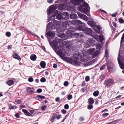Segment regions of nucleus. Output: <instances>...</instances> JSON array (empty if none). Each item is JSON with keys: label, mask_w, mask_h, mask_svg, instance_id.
I'll list each match as a JSON object with an SVG mask.
<instances>
[{"label": "nucleus", "mask_w": 124, "mask_h": 124, "mask_svg": "<svg viewBox=\"0 0 124 124\" xmlns=\"http://www.w3.org/2000/svg\"><path fill=\"white\" fill-rule=\"evenodd\" d=\"M48 41L50 45L53 47L56 53L57 51L56 50L60 49V50H63V46L66 45L69 43V42L67 41H64L61 43V40L57 38H56L53 41L52 43L49 40H48Z\"/></svg>", "instance_id": "1"}, {"label": "nucleus", "mask_w": 124, "mask_h": 124, "mask_svg": "<svg viewBox=\"0 0 124 124\" xmlns=\"http://www.w3.org/2000/svg\"><path fill=\"white\" fill-rule=\"evenodd\" d=\"M56 53L64 61L66 62H70L72 64L77 66L80 65L81 62H77V61L73 60L69 57H64V54L61 50H58L57 51Z\"/></svg>", "instance_id": "2"}, {"label": "nucleus", "mask_w": 124, "mask_h": 124, "mask_svg": "<svg viewBox=\"0 0 124 124\" xmlns=\"http://www.w3.org/2000/svg\"><path fill=\"white\" fill-rule=\"evenodd\" d=\"M89 7L88 3L86 2H84L79 7L78 9L80 12L84 13L87 16H89Z\"/></svg>", "instance_id": "3"}, {"label": "nucleus", "mask_w": 124, "mask_h": 124, "mask_svg": "<svg viewBox=\"0 0 124 124\" xmlns=\"http://www.w3.org/2000/svg\"><path fill=\"white\" fill-rule=\"evenodd\" d=\"M70 5V4L68 3V4L66 5L60 4L59 5V7L60 9H65L67 8L68 10H72V9L74 8V7H71Z\"/></svg>", "instance_id": "4"}, {"label": "nucleus", "mask_w": 124, "mask_h": 124, "mask_svg": "<svg viewBox=\"0 0 124 124\" xmlns=\"http://www.w3.org/2000/svg\"><path fill=\"white\" fill-rule=\"evenodd\" d=\"M82 54L84 57H82L81 59V61L82 62H86L88 60H90L92 59V57L88 55H86V52L84 51L82 52Z\"/></svg>", "instance_id": "5"}, {"label": "nucleus", "mask_w": 124, "mask_h": 124, "mask_svg": "<svg viewBox=\"0 0 124 124\" xmlns=\"http://www.w3.org/2000/svg\"><path fill=\"white\" fill-rule=\"evenodd\" d=\"M57 6L56 5H52L49 7V9L47 10V13L48 15H50V14L54 12V14L55 13V9L57 8Z\"/></svg>", "instance_id": "6"}, {"label": "nucleus", "mask_w": 124, "mask_h": 124, "mask_svg": "<svg viewBox=\"0 0 124 124\" xmlns=\"http://www.w3.org/2000/svg\"><path fill=\"white\" fill-rule=\"evenodd\" d=\"M95 44V41L93 39H89L88 40L85 44V46L86 47H89V46H91Z\"/></svg>", "instance_id": "7"}, {"label": "nucleus", "mask_w": 124, "mask_h": 124, "mask_svg": "<svg viewBox=\"0 0 124 124\" xmlns=\"http://www.w3.org/2000/svg\"><path fill=\"white\" fill-rule=\"evenodd\" d=\"M71 28H69L68 31H69V32L68 33L67 35L69 37H73L75 36L77 37L79 36V34L78 33H74L73 32V31H71Z\"/></svg>", "instance_id": "8"}, {"label": "nucleus", "mask_w": 124, "mask_h": 124, "mask_svg": "<svg viewBox=\"0 0 124 124\" xmlns=\"http://www.w3.org/2000/svg\"><path fill=\"white\" fill-rule=\"evenodd\" d=\"M53 24L51 26V28L53 29L55 28H58L59 26L60 23L58 21H55L53 22Z\"/></svg>", "instance_id": "9"}, {"label": "nucleus", "mask_w": 124, "mask_h": 124, "mask_svg": "<svg viewBox=\"0 0 124 124\" xmlns=\"http://www.w3.org/2000/svg\"><path fill=\"white\" fill-rule=\"evenodd\" d=\"M83 0H71V3L74 6L79 5L81 2H83Z\"/></svg>", "instance_id": "10"}, {"label": "nucleus", "mask_w": 124, "mask_h": 124, "mask_svg": "<svg viewBox=\"0 0 124 124\" xmlns=\"http://www.w3.org/2000/svg\"><path fill=\"white\" fill-rule=\"evenodd\" d=\"M74 58H75V60L76 61H77V62H79V60L81 57V55L79 53H75L73 55Z\"/></svg>", "instance_id": "11"}, {"label": "nucleus", "mask_w": 124, "mask_h": 124, "mask_svg": "<svg viewBox=\"0 0 124 124\" xmlns=\"http://www.w3.org/2000/svg\"><path fill=\"white\" fill-rule=\"evenodd\" d=\"M78 15L79 17L82 19L84 20L87 21L88 20V17L85 15L79 12L78 13Z\"/></svg>", "instance_id": "12"}, {"label": "nucleus", "mask_w": 124, "mask_h": 124, "mask_svg": "<svg viewBox=\"0 0 124 124\" xmlns=\"http://www.w3.org/2000/svg\"><path fill=\"white\" fill-rule=\"evenodd\" d=\"M63 19L67 20L69 18V14L66 12H61Z\"/></svg>", "instance_id": "13"}, {"label": "nucleus", "mask_w": 124, "mask_h": 124, "mask_svg": "<svg viewBox=\"0 0 124 124\" xmlns=\"http://www.w3.org/2000/svg\"><path fill=\"white\" fill-rule=\"evenodd\" d=\"M95 48H91L89 49L87 51H85L86 52V55H87V54H89L90 55H91L95 51Z\"/></svg>", "instance_id": "14"}, {"label": "nucleus", "mask_w": 124, "mask_h": 124, "mask_svg": "<svg viewBox=\"0 0 124 124\" xmlns=\"http://www.w3.org/2000/svg\"><path fill=\"white\" fill-rule=\"evenodd\" d=\"M71 23L73 24L77 25L83 23L81 21L78 20L72 21H71Z\"/></svg>", "instance_id": "15"}, {"label": "nucleus", "mask_w": 124, "mask_h": 124, "mask_svg": "<svg viewBox=\"0 0 124 124\" xmlns=\"http://www.w3.org/2000/svg\"><path fill=\"white\" fill-rule=\"evenodd\" d=\"M58 11L57 10H56L55 11V13L53 15H52L48 19V22L50 21L52 19V20H54L55 19V18L54 17L56 16V15L58 13Z\"/></svg>", "instance_id": "16"}, {"label": "nucleus", "mask_w": 124, "mask_h": 124, "mask_svg": "<svg viewBox=\"0 0 124 124\" xmlns=\"http://www.w3.org/2000/svg\"><path fill=\"white\" fill-rule=\"evenodd\" d=\"M55 33L54 31H49L48 32L46 35L52 38H53L55 36Z\"/></svg>", "instance_id": "17"}, {"label": "nucleus", "mask_w": 124, "mask_h": 124, "mask_svg": "<svg viewBox=\"0 0 124 124\" xmlns=\"http://www.w3.org/2000/svg\"><path fill=\"white\" fill-rule=\"evenodd\" d=\"M114 84L113 81L111 79H109L107 81L106 83L107 86L109 87Z\"/></svg>", "instance_id": "18"}, {"label": "nucleus", "mask_w": 124, "mask_h": 124, "mask_svg": "<svg viewBox=\"0 0 124 124\" xmlns=\"http://www.w3.org/2000/svg\"><path fill=\"white\" fill-rule=\"evenodd\" d=\"M101 29V27L100 26H96V28L94 29L95 31L98 33H100V30Z\"/></svg>", "instance_id": "19"}, {"label": "nucleus", "mask_w": 124, "mask_h": 124, "mask_svg": "<svg viewBox=\"0 0 124 124\" xmlns=\"http://www.w3.org/2000/svg\"><path fill=\"white\" fill-rule=\"evenodd\" d=\"M22 110L26 115L28 116H32L31 114L28 112L27 110L25 109H23Z\"/></svg>", "instance_id": "20"}, {"label": "nucleus", "mask_w": 124, "mask_h": 124, "mask_svg": "<svg viewBox=\"0 0 124 124\" xmlns=\"http://www.w3.org/2000/svg\"><path fill=\"white\" fill-rule=\"evenodd\" d=\"M99 51L98 50H96L95 51L93 54L92 57H91L92 59L95 57L97 56L99 54Z\"/></svg>", "instance_id": "21"}, {"label": "nucleus", "mask_w": 124, "mask_h": 124, "mask_svg": "<svg viewBox=\"0 0 124 124\" xmlns=\"http://www.w3.org/2000/svg\"><path fill=\"white\" fill-rule=\"evenodd\" d=\"M40 65L41 68H44L46 67V63L44 61H42L40 62Z\"/></svg>", "instance_id": "22"}, {"label": "nucleus", "mask_w": 124, "mask_h": 124, "mask_svg": "<svg viewBox=\"0 0 124 124\" xmlns=\"http://www.w3.org/2000/svg\"><path fill=\"white\" fill-rule=\"evenodd\" d=\"M56 18L58 20L61 19L63 18L61 13L58 14L57 16H56Z\"/></svg>", "instance_id": "23"}, {"label": "nucleus", "mask_w": 124, "mask_h": 124, "mask_svg": "<svg viewBox=\"0 0 124 124\" xmlns=\"http://www.w3.org/2000/svg\"><path fill=\"white\" fill-rule=\"evenodd\" d=\"M77 16L76 14L74 13H71L70 15V18L71 19H73L76 18Z\"/></svg>", "instance_id": "24"}, {"label": "nucleus", "mask_w": 124, "mask_h": 124, "mask_svg": "<svg viewBox=\"0 0 124 124\" xmlns=\"http://www.w3.org/2000/svg\"><path fill=\"white\" fill-rule=\"evenodd\" d=\"M13 57L18 60L20 59V56L18 55V54L16 53H15L13 55Z\"/></svg>", "instance_id": "25"}, {"label": "nucleus", "mask_w": 124, "mask_h": 124, "mask_svg": "<svg viewBox=\"0 0 124 124\" xmlns=\"http://www.w3.org/2000/svg\"><path fill=\"white\" fill-rule=\"evenodd\" d=\"M36 58V56L35 54L31 55L30 56V59L32 61L35 60Z\"/></svg>", "instance_id": "26"}, {"label": "nucleus", "mask_w": 124, "mask_h": 124, "mask_svg": "<svg viewBox=\"0 0 124 124\" xmlns=\"http://www.w3.org/2000/svg\"><path fill=\"white\" fill-rule=\"evenodd\" d=\"M6 83L8 85L10 86L13 84L14 82L12 80H9L6 82Z\"/></svg>", "instance_id": "27"}, {"label": "nucleus", "mask_w": 124, "mask_h": 124, "mask_svg": "<svg viewBox=\"0 0 124 124\" xmlns=\"http://www.w3.org/2000/svg\"><path fill=\"white\" fill-rule=\"evenodd\" d=\"M33 89L30 87H28L27 89V91L28 93H31L33 92L32 90Z\"/></svg>", "instance_id": "28"}, {"label": "nucleus", "mask_w": 124, "mask_h": 124, "mask_svg": "<svg viewBox=\"0 0 124 124\" xmlns=\"http://www.w3.org/2000/svg\"><path fill=\"white\" fill-rule=\"evenodd\" d=\"M86 33L87 34H91L92 33V30L90 28H87L86 29Z\"/></svg>", "instance_id": "29"}, {"label": "nucleus", "mask_w": 124, "mask_h": 124, "mask_svg": "<svg viewBox=\"0 0 124 124\" xmlns=\"http://www.w3.org/2000/svg\"><path fill=\"white\" fill-rule=\"evenodd\" d=\"M87 23L88 25L91 26H93L95 25L94 22L92 21L87 22Z\"/></svg>", "instance_id": "30"}, {"label": "nucleus", "mask_w": 124, "mask_h": 124, "mask_svg": "<svg viewBox=\"0 0 124 124\" xmlns=\"http://www.w3.org/2000/svg\"><path fill=\"white\" fill-rule=\"evenodd\" d=\"M88 102L90 104H93L94 102L92 98H90L88 100Z\"/></svg>", "instance_id": "31"}, {"label": "nucleus", "mask_w": 124, "mask_h": 124, "mask_svg": "<svg viewBox=\"0 0 124 124\" xmlns=\"http://www.w3.org/2000/svg\"><path fill=\"white\" fill-rule=\"evenodd\" d=\"M99 40L101 42L104 39L103 36L102 35H100L99 36Z\"/></svg>", "instance_id": "32"}, {"label": "nucleus", "mask_w": 124, "mask_h": 124, "mask_svg": "<svg viewBox=\"0 0 124 124\" xmlns=\"http://www.w3.org/2000/svg\"><path fill=\"white\" fill-rule=\"evenodd\" d=\"M99 92L98 91H96L94 92L93 93V95L95 96H97L99 94Z\"/></svg>", "instance_id": "33"}, {"label": "nucleus", "mask_w": 124, "mask_h": 124, "mask_svg": "<svg viewBox=\"0 0 124 124\" xmlns=\"http://www.w3.org/2000/svg\"><path fill=\"white\" fill-rule=\"evenodd\" d=\"M96 47L97 49H100L101 48V45L99 43L96 44Z\"/></svg>", "instance_id": "34"}, {"label": "nucleus", "mask_w": 124, "mask_h": 124, "mask_svg": "<svg viewBox=\"0 0 124 124\" xmlns=\"http://www.w3.org/2000/svg\"><path fill=\"white\" fill-rule=\"evenodd\" d=\"M10 106H9V108L10 109H16L17 108V107L15 106H12L11 104L10 105Z\"/></svg>", "instance_id": "35"}, {"label": "nucleus", "mask_w": 124, "mask_h": 124, "mask_svg": "<svg viewBox=\"0 0 124 124\" xmlns=\"http://www.w3.org/2000/svg\"><path fill=\"white\" fill-rule=\"evenodd\" d=\"M51 25V23H48L47 25V30H50Z\"/></svg>", "instance_id": "36"}, {"label": "nucleus", "mask_w": 124, "mask_h": 124, "mask_svg": "<svg viewBox=\"0 0 124 124\" xmlns=\"http://www.w3.org/2000/svg\"><path fill=\"white\" fill-rule=\"evenodd\" d=\"M120 121L119 120H115L113 122H111L112 124H115L117 123L118 122Z\"/></svg>", "instance_id": "37"}, {"label": "nucleus", "mask_w": 124, "mask_h": 124, "mask_svg": "<svg viewBox=\"0 0 124 124\" xmlns=\"http://www.w3.org/2000/svg\"><path fill=\"white\" fill-rule=\"evenodd\" d=\"M67 97L68 100H70L72 98V95L71 94H69L68 95Z\"/></svg>", "instance_id": "38"}, {"label": "nucleus", "mask_w": 124, "mask_h": 124, "mask_svg": "<svg viewBox=\"0 0 124 124\" xmlns=\"http://www.w3.org/2000/svg\"><path fill=\"white\" fill-rule=\"evenodd\" d=\"M92 104H90L88 105L87 106L88 109H91L93 108V106L92 105Z\"/></svg>", "instance_id": "39"}, {"label": "nucleus", "mask_w": 124, "mask_h": 124, "mask_svg": "<svg viewBox=\"0 0 124 124\" xmlns=\"http://www.w3.org/2000/svg\"><path fill=\"white\" fill-rule=\"evenodd\" d=\"M46 81L45 78L44 77L40 79V81L42 82H45Z\"/></svg>", "instance_id": "40"}, {"label": "nucleus", "mask_w": 124, "mask_h": 124, "mask_svg": "<svg viewBox=\"0 0 124 124\" xmlns=\"http://www.w3.org/2000/svg\"><path fill=\"white\" fill-rule=\"evenodd\" d=\"M37 96L38 97L40 98L41 99H45V97L44 96H42V95H37Z\"/></svg>", "instance_id": "41"}, {"label": "nucleus", "mask_w": 124, "mask_h": 124, "mask_svg": "<svg viewBox=\"0 0 124 124\" xmlns=\"http://www.w3.org/2000/svg\"><path fill=\"white\" fill-rule=\"evenodd\" d=\"M6 35L7 37H10L11 35V34L10 32L8 31L6 33Z\"/></svg>", "instance_id": "42"}, {"label": "nucleus", "mask_w": 124, "mask_h": 124, "mask_svg": "<svg viewBox=\"0 0 124 124\" xmlns=\"http://www.w3.org/2000/svg\"><path fill=\"white\" fill-rule=\"evenodd\" d=\"M15 101L17 103L19 104L21 103L22 101L21 100H16Z\"/></svg>", "instance_id": "43"}, {"label": "nucleus", "mask_w": 124, "mask_h": 124, "mask_svg": "<svg viewBox=\"0 0 124 124\" xmlns=\"http://www.w3.org/2000/svg\"><path fill=\"white\" fill-rule=\"evenodd\" d=\"M46 107L47 106L46 105H45L44 106H42L41 107V108L42 110H44L46 108Z\"/></svg>", "instance_id": "44"}, {"label": "nucleus", "mask_w": 124, "mask_h": 124, "mask_svg": "<svg viewBox=\"0 0 124 124\" xmlns=\"http://www.w3.org/2000/svg\"><path fill=\"white\" fill-rule=\"evenodd\" d=\"M89 79L90 78L89 76H87L85 78V80L87 82L89 80Z\"/></svg>", "instance_id": "45"}, {"label": "nucleus", "mask_w": 124, "mask_h": 124, "mask_svg": "<svg viewBox=\"0 0 124 124\" xmlns=\"http://www.w3.org/2000/svg\"><path fill=\"white\" fill-rule=\"evenodd\" d=\"M93 38L95 39H96L97 41H98V35H95L93 37Z\"/></svg>", "instance_id": "46"}, {"label": "nucleus", "mask_w": 124, "mask_h": 124, "mask_svg": "<svg viewBox=\"0 0 124 124\" xmlns=\"http://www.w3.org/2000/svg\"><path fill=\"white\" fill-rule=\"evenodd\" d=\"M61 115L59 114L56 116V118L57 119H58L61 117Z\"/></svg>", "instance_id": "47"}, {"label": "nucleus", "mask_w": 124, "mask_h": 124, "mask_svg": "<svg viewBox=\"0 0 124 124\" xmlns=\"http://www.w3.org/2000/svg\"><path fill=\"white\" fill-rule=\"evenodd\" d=\"M119 22L121 23H123L124 22V20L122 18H120L119 19Z\"/></svg>", "instance_id": "48"}, {"label": "nucleus", "mask_w": 124, "mask_h": 124, "mask_svg": "<svg viewBox=\"0 0 124 124\" xmlns=\"http://www.w3.org/2000/svg\"><path fill=\"white\" fill-rule=\"evenodd\" d=\"M28 81L30 82H31L33 81V79L32 78H30L28 79Z\"/></svg>", "instance_id": "49"}, {"label": "nucleus", "mask_w": 124, "mask_h": 124, "mask_svg": "<svg viewBox=\"0 0 124 124\" xmlns=\"http://www.w3.org/2000/svg\"><path fill=\"white\" fill-rule=\"evenodd\" d=\"M69 83L68 81H66L64 82V85L65 86H67L68 85Z\"/></svg>", "instance_id": "50"}, {"label": "nucleus", "mask_w": 124, "mask_h": 124, "mask_svg": "<svg viewBox=\"0 0 124 124\" xmlns=\"http://www.w3.org/2000/svg\"><path fill=\"white\" fill-rule=\"evenodd\" d=\"M42 91V89H39L37 90V92L38 93H40Z\"/></svg>", "instance_id": "51"}, {"label": "nucleus", "mask_w": 124, "mask_h": 124, "mask_svg": "<svg viewBox=\"0 0 124 124\" xmlns=\"http://www.w3.org/2000/svg\"><path fill=\"white\" fill-rule=\"evenodd\" d=\"M69 106L68 104H66L64 106V108L66 109H68L69 108Z\"/></svg>", "instance_id": "52"}, {"label": "nucleus", "mask_w": 124, "mask_h": 124, "mask_svg": "<svg viewBox=\"0 0 124 124\" xmlns=\"http://www.w3.org/2000/svg\"><path fill=\"white\" fill-rule=\"evenodd\" d=\"M105 56L106 57H108V54L107 50H106L105 51Z\"/></svg>", "instance_id": "53"}, {"label": "nucleus", "mask_w": 124, "mask_h": 124, "mask_svg": "<svg viewBox=\"0 0 124 124\" xmlns=\"http://www.w3.org/2000/svg\"><path fill=\"white\" fill-rule=\"evenodd\" d=\"M108 115V114L107 113H105L103 114L102 115V116H106Z\"/></svg>", "instance_id": "54"}, {"label": "nucleus", "mask_w": 124, "mask_h": 124, "mask_svg": "<svg viewBox=\"0 0 124 124\" xmlns=\"http://www.w3.org/2000/svg\"><path fill=\"white\" fill-rule=\"evenodd\" d=\"M30 112L32 114H34L35 113V111L33 110H31L30 111Z\"/></svg>", "instance_id": "55"}, {"label": "nucleus", "mask_w": 124, "mask_h": 124, "mask_svg": "<svg viewBox=\"0 0 124 124\" xmlns=\"http://www.w3.org/2000/svg\"><path fill=\"white\" fill-rule=\"evenodd\" d=\"M61 111L62 113L65 114L66 113V111L64 109H62Z\"/></svg>", "instance_id": "56"}, {"label": "nucleus", "mask_w": 124, "mask_h": 124, "mask_svg": "<svg viewBox=\"0 0 124 124\" xmlns=\"http://www.w3.org/2000/svg\"><path fill=\"white\" fill-rule=\"evenodd\" d=\"M80 121L81 122L83 121L84 120V118L83 117H81L79 119Z\"/></svg>", "instance_id": "57"}, {"label": "nucleus", "mask_w": 124, "mask_h": 124, "mask_svg": "<svg viewBox=\"0 0 124 124\" xmlns=\"http://www.w3.org/2000/svg\"><path fill=\"white\" fill-rule=\"evenodd\" d=\"M106 65H103L101 66L100 68L101 70H102L104 69Z\"/></svg>", "instance_id": "58"}, {"label": "nucleus", "mask_w": 124, "mask_h": 124, "mask_svg": "<svg viewBox=\"0 0 124 124\" xmlns=\"http://www.w3.org/2000/svg\"><path fill=\"white\" fill-rule=\"evenodd\" d=\"M15 116L16 117L18 118L19 117L20 115L19 114L16 113L15 115Z\"/></svg>", "instance_id": "59"}, {"label": "nucleus", "mask_w": 124, "mask_h": 124, "mask_svg": "<svg viewBox=\"0 0 124 124\" xmlns=\"http://www.w3.org/2000/svg\"><path fill=\"white\" fill-rule=\"evenodd\" d=\"M100 78L101 79V81H102L104 78V76L103 75H101L100 77Z\"/></svg>", "instance_id": "60"}, {"label": "nucleus", "mask_w": 124, "mask_h": 124, "mask_svg": "<svg viewBox=\"0 0 124 124\" xmlns=\"http://www.w3.org/2000/svg\"><path fill=\"white\" fill-rule=\"evenodd\" d=\"M55 119V117H53L51 119V121L52 122H53Z\"/></svg>", "instance_id": "61"}, {"label": "nucleus", "mask_w": 124, "mask_h": 124, "mask_svg": "<svg viewBox=\"0 0 124 124\" xmlns=\"http://www.w3.org/2000/svg\"><path fill=\"white\" fill-rule=\"evenodd\" d=\"M55 100L56 102H59L60 101V98L58 97L55 99Z\"/></svg>", "instance_id": "62"}, {"label": "nucleus", "mask_w": 124, "mask_h": 124, "mask_svg": "<svg viewBox=\"0 0 124 124\" xmlns=\"http://www.w3.org/2000/svg\"><path fill=\"white\" fill-rule=\"evenodd\" d=\"M53 1V0H48L47 2L49 3H51Z\"/></svg>", "instance_id": "63"}, {"label": "nucleus", "mask_w": 124, "mask_h": 124, "mask_svg": "<svg viewBox=\"0 0 124 124\" xmlns=\"http://www.w3.org/2000/svg\"><path fill=\"white\" fill-rule=\"evenodd\" d=\"M57 65L56 64H54L53 65V68H55L57 67Z\"/></svg>", "instance_id": "64"}]
</instances>
